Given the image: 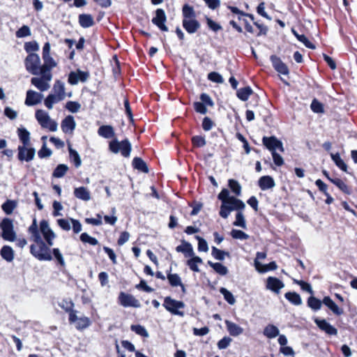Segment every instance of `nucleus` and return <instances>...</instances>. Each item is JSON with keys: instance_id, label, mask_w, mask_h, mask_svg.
Returning <instances> with one entry per match:
<instances>
[{"instance_id": "nucleus-1", "label": "nucleus", "mask_w": 357, "mask_h": 357, "mask_svg": "<svg viewBox=\"0 0 357 357\" xmlns=\"http://www.w3.org/2000/svg\"><path fill=\"white\" fill-rule=\"evenodd\" d=\"M42 76L33 77L31 84L38 89H48L52 78V70L57 66V63L50 56V44L47 42L43 47Z\"/></svg>"}, {"instance_id": "nucleus-2", "label": "nucleus", "mask_w": 357, "mask_h": 357, "mask_svg": "<svg viewBox=\"0 0 357 357\" xmlns=\"http://www.w3.org/2000/svg\"><path fill=\"white\" fill-rule=\"evenodd\" d=\"M218 199L221 201L219 215L224 219H227L231 212L243 211L245 208V203L234 196H230L229 191L227 188L221 190L218 195Z\"/></svg>"}, {"instance_id": "nucleus-3", "label": "nucleus", "mask_w": 357, "mask_h": 357, "mask_svg": "<svg viewBox=\"0 0 357 357\" xmlns=\"http://www.w3.org/2000/svg\"><path fill=\"white\" fill-rule=\"evenodd\" d=\"M33 241L36 244L31 245V253L39 260L51 261L52 256L50 252V246L48 244L46 245L41 237H38Z\"/></svg>"}, {"instance_id": "nucleus-4", "label": "nucleus", "mask_w": 357, "mask_h": 357, "mask_svg": "<svg viewBox=\"0 0 357 357\" xmlns=\"http://www.w3.org/2000/svg\"><path fill=\"white\" fill-rule=\"evenodd\" d=\"M109 150L115 154L121 153L124 158H128L132 151V145L128 139L119 142L117 139H114L109 143Z\"/></svg>"}, {"instance_id": "nucleus-5", "label": "nucleus", "mask_w": 357, "mask_h": 357, "mask_svg": "<svg viewBox=\"0 0 357 357\" xmlns=\"http://www.w3.org/2000/svg\"><path fill=\"white\" fill-rule=\"evenodd\" d=\"M26 70L34 75L42 76V65L38 54H29L24 60Z\"/></svg>"}, {"instance_id": "nucleus-6", "label": "nucleus", "mask_w": 357, "mask_h": 357, "mask_svg": "<svg viewBox=\"0 0 357 357\" xmlns=\"http://www.w3.org/2000/svg\"><path fill=\"white\" fill-rule=\"evenodd\" d=\"M163 307L173 315H177L179 317H184V312L180 310L184 309L185 307V303L181 301H177L173 299L170 296H167L164 298L162 304Z\"/></svg>"}, {"instance_id": "nucleus-7", "label": "nucleus", "mask_w": 357, "mask_h": 357, "mask_svg": "<svg viewBox=\"0 0 357 357\" xmlns=\"http://www.w3.org/2000/svg\"><path fill=\"white\" fill-rule=\"evenodd\" d=\"M0 228L2 230V238L8 241H14L16 239V233L14 231L13 221L10 218H3L0 223Z\"/></svg>"}, {"instance_id": "nucleus-8", "label": "nucleus", "mask_w": 357, "mask_h": 357, "mask_svg": "<svg viewBox=\"0 0 357 357\" xmlns=\"http://www.w3.org/2000/svg\"><path fill=\"white\" fill-rule=\"evenodd\" d=\"M91 54H92L93 61L91 66H92L93 73L94 75V80L98 84H100L104 79V69L102 66V62L100 59L99 56L97 54L96 52L93 50L91 51Z\"/></svg>"}, {"instance_id": "nucleus-9", "label": "nucleus", "mask_w": 357, "mask_h": 357, "mask_svg": "<svg viewBox=\"0 0 357 357\" xmlns=\"http://www.w3.org/2000/svg\"><path fill=\"white\" fill-rule=\"evenodd\" d=\"M36 118L43 128L54 132L57 130V123L52 120L47 112L39 109L36 112Z\"/></svg>"}, {"instance_id": "nucleus-10", "label": "nucleus", "mask_w": 357, "mask_h": 357, "mask_svg": "<svg viewBox=\"0 0 357 357\" xmlns=\"http://www.w3.org/2000/svg\"><path fill=\"white\" fill-rule=\"evenodd\" d=\"M119 303L124 307H132L139 308L141 307L139 301L135 298V296L130 294H126L123 291H121L118 297Z\"/></svg>"}, {"instance_id": "nucleus-11", "label": "nucleus", "mask_w": 357, "mask_h": 357, "mask_svg": "<svg viewBox=\"0 0 357 357\" xmlns=\"http://www.w3.org/2000/svg\"><path fill=\"white\" fill-rule=\"evenodd\" d=\"M262 143L271 153L277 150L281 152L284 151L282 142L275 136H264L262 138Z\"/></svg>"}, {"instance_id": "nucleus-12", "label": "nucleus", "mask_w": 357, "mask_h": 357, "mask_svg": "<svg viewBox=\"0 0 357 357\" xmlns=\"http://www.w3.org/2000/svg\"><path fill=\"white\" fill-rule=\"evenodd\" d=\"M155 13V15L151 20L152 23L160 31H168V27L165 25L167 17L165 10L162 8H158Z\"/></svg>"}, {"instance_id": "nucleus-13", "label": "nucleus", "mask_w": 357, "mask_h": 357, "mask_svg": "<svg viewBox=\"0 0 357 357\" xmlns=\"http://www.w3.org/2000/svg\"><path fill=\"white\" fill-rule=\"evenodd\" d=\"M17 151V158L20 161L30 162L36 155V149L29 146H19Z\"/></svg>"}, {"instance_id": "nucleus-14", "label": "nucleus", "mask_w": 357, "mask_h": 357, "mask_svg": "<svg viewBox=\"0 0 357 357\" xmlns=\"http://www.w3.org/2000/svg\"><path fill=\"white\" fill-rule=\"evenodd\" d=\"M40 231L49 246L53 245V241L56 237L54 232L49 226L47 220H43L40 223Z\"/></svg>"}, {"instance_id": "nucleus-15", "label": "nucleus", "mask_w": 357, "mask_h": 357, "mask_svg": "<svg viewBox=\"0 0 357 357\" xmlns=\"http://www.w3.org/2000/svg\"><path fill=\"white\" fill-rule=\"evenodd\" d=\"M314 321L319 328L324 331L329 335H336L337 334V330L331 324H330L326 319H321L319 318L314 319Z\"/></svg>"}, {"instance_id": "nucleus-16", "label": "nucleus", "mask_w": 357, "mask_h": 357, "mask_svg": "<svg viewBox=\"0 0 357 357\" xmlns=\"http://www.w3.org/2000/svg\"><path fill=\"white\" fill-rule=\"evenodd\" d=\"M270 60L273 68L278 73L284 75L289 74V69L287 66L281 60L280 57L276 55H271L270 56Z\"/></svg>"}, {"instance_id": "nucleus-17", "label": "nucleus", "mask_w": 357, "mask_h": 357, "mask_svg": "<svg viewBox=\"0 0 357 357\" xmlns=\"http://www.w3.org/2000/svg\"><path fill=\"white\" fill-rule=\"evenodd\" d=\"M284 287L283 282L277 278L270 276L266 280V289L277 294L280 292V289Z\"/></svg>"}, {"instance_id": "nucleus-18", "label": "nucleus", "mask_w": 357, "mask_h": 357, "mask_svg": "<svg viewBox=\"0 0 357 357\" xmlns=\"http://www.w3.org/2000/svg\"><path fill=\"white\" fill-rule=\"evenodd\" d=\"M182 26L189 34L196 33L201 26L199 22L196 19L183 20Z\"/></svg>"}, {"instance_id": "nucleus-19", "label": "nucleus", "mask_w": 357, "mask_h": 357, "mask_svg": "<svg viewBox=\"0 0 357 357\" xmlns=\"http://www.w3.org/2000/svg\"><path fill=\"white\" fill-rule=\"evenodd\" d=\"M88 75L86 73H84L80 70L71 72L68 75V81L72 84L75 85L79 82H84L87 79Z\"/></svg>"}, {"instance_id": "nucleus-20", "label": "nucleus", "mask_w": 357, "mask_h": 357, "mask_svg": "<svg viewBox=\"0 0 357 357\" xmlns=\"http://www.w3.org/2000/svg\"><path fill=\"white\" fill-rule=\"evenodd\" d=\"M176 251L183 253L185 257H192L195 256L191 243L185 240H181V244L176 248Z\"/></svg>"}, {"instance_id": "nucleus-21", "label": "nucleus", "mask_w": 357, "mask_h": 357, "mask_svg": "<svg viewBox=\"0 0 357 357\" xmlns=\"http://www.w3.org/2000/svg\"><path fill=\"white\" fill-rule=\"evenodd\" d=\"M42 99L43 95L40 93L35 91H27L25 104L29 106L34 105L40 102Z\"/></svg>"}, {"instance_id": "nucleus-22", "label": "nucleus", "mask_w": 357, "mask_h": 357, "mask_svg": "<svg viewBox=\"0 0 357 357\" xmlns=\"http://www.w3.org/2000/svg\"><path fill=\"white\" fill-rule=\"evenodd\" d=\"M323 304L328 307L333 313L337 316H340L344 313L343 309L339 307L330 296L324 297Z\"/></svg>"}, {"instance_id": "nucleus-23", "label": "nucleus", "mask_w": 357, "mask_h": 357, "mask_svg": "<svg viewBox=\"0 0 357 357\" xmlns=\"http://www.w3.org/2000/svg\"><path fill=\"white\" fill-rule=\"evenodd\" d=\"M258 185L261 190H267L273 188L275 183L271 176H263L258 181Z\"/></svg>"}, {"instance_id": "nucleus-24", "label": "nucleus", "mask_w": 357, "mask_h": 357, "mask_svg": "<svg viewBox=\"0 0 357 357\" xmlns=\"http://www.w3.org/2000/svg\"><path fill=\"white\" fill-rule=\"evenodd\" d=\"M225 324L227 326V329L231 336H238L243 333V328H241L240 326L237 325L236 324L230 321L229 320L225 321Z\"/></svg>"}, {"instance_id": "nucleus-25", "label": "nucleus", "mask_w": 357, "mask_h": 357, "mask_svg": "<svg viewBox=\"0 0 357 357\" xmlns=\"http://www.w3.org/2000/svg\"><path fill=\"white\" fill-rule=\"evenodd\" d=\"M98 133L100 136L105 139H110L115 136L113 127L109 125L101 126L98 128Z\"/></svg>"}, {"instance_id": "nucleus-26", "label": "nucleus", "mask_w": 357, "mask_h": 357, "mask_svg": "<svg viewBox=\"0 0 357 357\" xmlns=\"http://www.w3.org/2000/svg\"><path fill=\"white\" fill-rule=\"evenodd\" d=\"M61 128L66 133L73 132L75 128L74 118L72 116H68L66 117L61 123Z\"/></svg>"}, {"instance_id": "nucleus-27", "label": "nucleus", "mask_w": 357, "mask_h": 357, "mask_svg": "<svg viewBox=\"0 0 357 357\" xmlns=\"http://www.w3.org/2000/svg\"><path fill=\"white\" fill-rule=\"evenodd\" d=\"M263 333L266 337L273 339L279 335L280 331L277 326L270 324L264 328Z\"/></svg>"}, {"instance_id": "nucleus-28", "label": "nucleus", "mask_w": 357, "mask_h": 357, "mask_svg": "<svg viewBox=\"0 0 357 357\" xmlns=\"http://www.w3.org/2000/svg\"><path fill=\"white\" fill-rule=\"evenodd\" d=\"M284 298L294 305H301L302 299L301 296L295 291H288L285 293Z\"/></svg>"}, {"instance_id": "nucleus-29", "label": "nucleus", "mask_w": 357, "mask_h": 357, "mask_svg": "<svg viewBox=\"0 0 357 357\" xmlns=\"http://www.w3.org/2000/svg\"><path fill=\"white\" fill-rule=\"evenodd\" d=\"M134 169H137L143 173L149 172V167L146 163L139 157H135L132 160V162Z\"/></svg>"}, {"instance_id": "nucleus-30", "label": "nucleus", "mask_w": 357, "mask_h": 357, "mask_svg": "<svg viewBox=\"0 0 357 357\" xmlns=\"http://www.w3.org/2000/svg\"><path fill=\"white\" fill-rule=\"evenodd\" d=\"M331 182L335 185L344 194H351V188L347 185L342 179L339 178H334L333 179H331Z\"/></svg>"}, {"instance_id": "nucleus-31", "label": "nucleus", "mask_w": 357, "mask_h": 357, "mask_svg": "<svg viewBox=\"0 0 357 357\" xmlns=\"http://www.w3.org/2000/svg\"><path fill=\"white\" fill-rule=\"evenodd\" d=\"M17 134L20 140L22 143V146L30 145V132L24 128H20L17 129Z\"/></svg>"}, {"instance_id": "nucleus-32", "label": "nucleus", "mask_w": 357, "mask_h": 357, "mask_svg": "<svg viewBox=\"0 0 357 357\" xmlns=\"http://www.w3.org/2000/svg\"><path fill=\"white\" fill-rule=\"evenodd\" d=\"M202 263L203 260L201 257L198 256H194L187 261L186 264L191 271L198 273L199 272L198 264H201Z\"/></svg>"}, {"instance_id": "nucleus-33", "label": "nucleus", "mask_w": 357, "mask_h": 357, "mask_svg": "<svg viewBox=\"0 0 357 357\" xmlns=\"http://www.w3.org/2000/svg\"><path fill=\"white\" fill-rule=\"evenodd\" d=\"M17 201L7 199L6 202L2 204L1 208L6 214L10 215L13 213V211L17 208Z\"/></svg>"}, {"instance_id": "nucleus-34", "label": "nucleus", "mask_w": 357, "mask_h": 357, "mask_svg": "<svg viewBox=\"0 0 357 357\" xmlns=\"http://www.w3.org/2000/svg\"><path fill=\"white\" fill-rule=\"evenodd\" d=\"M183 20H189L196 18V13L192 6L185 4L182 8Z\"/></svg>"}, {"instance_id": "nucleus-35", "label": "nucleus", "mask_w": 357, "mask_h": 357, "mask_svg": "<svg viewBox=\"0 0 357 357\" xmlns=\"http://www.w3.org/2000/svg\"><path fill=\"white\" fill-rule=\"evenodd\" d=\"M62 99L63 95L50 94L45 100V105L49 109H51L54 104L59 102Z\"/></svg>"}, {"instance_id": "nucleus-36", "label": "nucleus", "mask_w": 357, "mask_h": 357, "mask_svg": "<svg viewBox=\"0 0 357 357\" xmlns=\"http://www.w3.org/2000/svg\"><path fill=\"white\" fill-rule=\"evenodd\" d=\"M322 303L323 301H321L313 296H310L307 301V306L313 311L319 310L321 308Z\"/></svg>"}, {"instance_id": "nucleus-37", "label": "nucleus", "mask_w": 357, "mask_h": 357, "mask_svg": "<svg viewBox=\"0 0 357 357\" xmlns=\"http://www.w3.org/2000/svg\"><path fill=\"white\" fill-rule=\"evenodd\" d=\"M207 264L220 275H226L228 273V268L221 263H213L211 261H208Z\"/></svg>"}, {"instance_id": "nucleus-38", "label": "nucleus", "mask_w": 357, "mask_h": 357, "mask_svg": "<svg viewBox=\"0 0 357 357\" xmlns=\"http://www.w3.org/2000/svg\"><path fill=\"white\" fill-rule=\"evenodd\" d=\"M331 157L335 165L344 172H347V165L338 153H331Z\"/></svg>"}, {"instance_id": "nucleus-39", "label": "nucleus", "mask_w": 357, "mask_h": 357, "mask_svg": "<svg viewBox=\"0 0 357 357\" xmlns=\"http://www.w3.org/2000/svg\"><path fill=\"white\" fill-rule=\"evenodd\" d=\"M211 255L214 257V259L217 260L223 261L225 257H229L230 254L229 252L220 250L216 247L213 246L211 250Z\"/></svg>"}, {"instance_id": "nucleus-40", "label": "nucleus", "mask_w": 357, "mask_h": 357, "mask_svg": "<svg viewBox=\"0 0 357 357\" xmlns=\"http://www.w3.org/2000/svg\"><path fill=\"white\" fill-rule=\"evenodd\" d=\"M1 257L8 262H10L14 259V253L11 247L8 245H4L1 250Z\"/></svg>"}, {"instance_id": "nucleus-41", "label": "nucleus", "mask_w": 357, "mask_h": 357, "mask_svg": "<svg viewBox=\"0 0 357 357\" xmlns=\"http://www.w3.org/2000/svg\"><path fill=\"white\" fill-rule=\"evenodd\" d=\"M75 196L80 199L87 201L89 199V192L84 187L77 188L74 190Z\"/></svg>"}, {"instance_id": "nucleus-42", "label": "nucleus", "mask_w": 357, "mask_h": 357, "mask_svg": "<svg viewBox=\"0 0 357 357\" xmlns=\"http://www.w3.org/2000/svg\"><path fill=\"white\" fill-rule=\"evenodd\" d=\"M228 186L231 189V192L236 196H240L241 195V185L236 180L232 178L229 179Z\"/></svg>"}, {"instance_id": "nucleus-43", "label": "nucleus", "mask_w": 357, "mask_h": 357, "mask_svg": "<svg viewBox=\"0 0 357 357\" xmlns=\"http://www.w3.org/2000/svg\"><path fill=\"white\" fill-rule=\"evenodd\" d=\"M220 294L223 296L224 299L229 304L234 305L236 303V299L231 291L225 287L220 289Z\"/></svg>"}, {"instance_id": "nucleus-44", "label": "nucleus", "mask_w": 357, "mask_h": 357, "mask_svg": "<svg viewBox=\"0 0 357 357\" xmlns=\"http://www.w3.org/2000/svg\"><path fill=\"white\" fill-rule=\"evenodd\" d=\"M68 170V167L66 165H59L54 170L52 176L55 178H61L66 174Z\"/></svg>"}, {"instance_id": "nucleus-45", "label": "nucleus", "mask_w": 357, "mask_h": 357, "mask_svg": "<svg viewBox=\"0 0 357 357\" xmlns=\"http://www.w3.org/2000/svg\"><path fill=\"white\" fill-rule=\"evenodd\" d=\"M234 225L240 227L243 229L246 228V222L243 213V211H238L236 214V220L234 222Z\"/></svg>"}, {"instance_id": "nucleus-46", "label": "nucleus", "mask_w": 357, "mask_h": 357, "mask_svg": "<svg viewBox=\"0 0 357 357\" xmlns=\"http://www.w3.org/2000/svg\"><path fill=\"white\" fill-rule=\"evenodd\" d=\"M130 329L132 331L135 332L136 334L142 337H148L149 335L145 327L142 325H132L130 326Z\"/></svg>"}, {"instance_id": "nucleus-47", "label": "nucleus", "mask_w": 357, "mask_h": 357, "mask_svg": "<svg viewBox=\"0 0 357 357\" xmlns=\"http://www.w3.org/2000/svg\"><path fill=\"white\" fill-rule=\"evenodd\" d=\"M29 232L31 234V239L36 240L38 237H41L38 230L36 219H33L31 225L29 228Z\"/></svg>"}, {"instance_id": "nucleus-48", "label": "nucleus", "mask_w": 357, "mask_h": 357, "mask_svg": "<svg viewBox=\"0 0 357 357\" xmlns=\"http://www.w3.org/2000/svg\"><path fill=\"white\" fill-rule=\"evenodd\" d=\"M310 108L313 112L317 114L324 112L323 104L318 101L316 98L313 99V100L312 101Z\"/></svg>"}, {"instance_id": "nucleus-49", "label": "nucleus", "mask_w": 357, "mask_h": 357, "mask_svg": "<svg viewBox=\"0 0 357 357\" xmlns=\"http://www.w3.org/2000/svg\"><path fill=\"white\" fill-rule=\"evenodd\" d=\"M167 278L172 287H178V285H181V280L178 274L169 273L167 275Z\"/></svg>"}, {"instance_id": "nucleus-50", "label": "nucleus", "mask_w": 357, "mask_h": 357, "mask_svg": "<svg viewBox=\"0 0 357 357\" xmlns=\"http://www.w3.org/2000/svg\"><path fill=\"white\" fill-rule=\"evenodd\" d=\"M231 236L234 239L247 240L249 238V235L244 231L238 229H233L231 231Z\"/></svg>"}, {"instance_id": "nucleus-51", "label": "nucleus", "mask_w": 357, "mask_h": 357, "mask_svg": "<svg viewBox=\"0 0 357 357\" xmlns=\"http://www.w3.org/2000/svg\"><path fill=\"white\" fill-rule=\"evenodd\" d=\"M31 29L26 25H23L15 33V36L18 38H24L31 36Z\"/></svg>"}, {"instance_id": "nucleus-52", "label": "nucleus", "mask_w": 357, "mask_h": 357, "mask_svg": "<svg viewBox=\"0 0 357 357\" xmlns=\"http://www.w3.org/2000/svg\"><path fill=\"white\" fill-rule=\"evenodd\" d=\"M294 282L298 284L303 291L308 292L311 295L314 294V291L312 290V288L310 284H309L303 280H294Z\"/></svg>"}, {"instance_id": "nucleus-53", "label": "nucleus", "mask_w": 357, "mask_h": 357, "mask_svg": "<svg viewBox=\"0 0 357 357\" xmlns=\"http://www.w3.org/2000/svg\"><path fill=\"white\" fill-rule=\"evenodd\" d=\"M206 24H207V26H208V29L212 30L213 31H214L215 33L219 31L220 30H221L222 29L220 24L215 22V21H213L210 17H206Z\"/></svg>"}, {"instance_id": "nucleus-54", "label": "nucleus", "mask_w": 357, "mask_h": 357, "mask_svg": "<svg viewBox=\"0 0 357 357\" xmlns=\"http://www.w3.org/2000/svg\"><path fill=\"white\" fill-rule=\"evenodd\" d=\"M112 59L114 62V66L112 67V73L114 77L117 79L121 75L120 62L116 55H114Z\"/></svg>"}, {"instance_id": "nucleus-55", "label": "nucleus", "mask_w": 357, "mask_h": 357, "mask_svg": "<svg viewBox=\"0 0 357 357\" xmlns=\"http://www.w3.org/2000/svg\"><path fill=\"white\" fill-rule=\"evenodd\" d=\"M192 143L194 146L203 147L206 145V142L204 137L200 135H195L192 137Z\"/></svg>"}, {"instance_id": "nucleus-56", "label": "nucleus", "mask_w": 357, "mask_h": 357, "mask_svg": "<svg viewBox=\"0 0 357 357\" xmlns=\"http://www.w3.org/2000/svg\"><path fill=\"white\" fill-rule=\"evenodd\" d=\"M38 49L39 46L36 41H30L24 44V50L27 53H33L38 50Z\"/></svg>"}, {"instance_id": "nucleus-57", "label": "nucleus", "mask_w": 357, "mask_h": 357, "mask_svg": "<svg viewBox=\"0 0 357 357\" xmlns=\"http://www.w3.org/2000/svg\"><path fill=\"white\" fill-rule=\"evenodd\" d=\"M297 40L309 49L314 50L316 48V46L312 43H311L303 34H300L298 36H297Z\"/></svg>"}, {"instance_id": "nucleus-58", "label": "nucleus", "mask_w": 357, "mask_h": 357, "mask_svg": "<svg viewBox=\"0 0 357 357\" xmlns=\"http://www.w3.org/2000/svg\"><path fill=\"white\" fill-rule=\"evenodd\" d=\"M236 137L243 143L245 153L249 154L251 149L246 138L240 132L236 133Z\"/></svg>"}, {"instance_id": "nucleus-59", "label": "nucleus", "mask_w": 357, "mask_h": 357, "mask_svg": "<svg viewBox=\"0 0 357 357\" xmlns=\"http://www.w3.org/2000/svg\"><path fill=\"white\" fill-rule=\"evenodd\" d=\"M208 79L215 83H222L223 78L222 75L217 72H211L208 74Z\"/></svg>"}, {"instance_id": "nucleus-60", "label": "nucleus", "mask_w": 357, "mask_h": 357, "mask_svg": "<svg viewBox=\"0 0 357 357\" xmlns=\"http://www.w3.org/2000/svg\"><path fill=\"white\" fill-rule=\"evenodd\" d=\"M253 24L259 30V31L256 34L257 36H266L267 34V32L268 31L267 26L264 25L262 23H259L258 21H255Z\"/></svg>"}, {"instance_id": "nucleus-61", "label": "nucleus", "mask_w": 357, "mask_h": 357, "mask_svg": "<svg viewBox=\"0 0 357 357\" xmlns=\"http://www.w3.org/2000/svg\"><path fill=\"white\" fill-rule=\"evenodd\" d=\"M195 238L198 241V250L199 252H207L208 247L206 240L199 236H196Z\"/></svg>"}, {"instance_id": "nucleus-62", "label": "nucleus", "mask_w": 357, "mask_h": 357, "mask_svg": "<svg viewBox=\"0 0 357 357\" xmlns=\"http://www.w3.org/2000/svg\"><path fill=\"white\" fill-rule=\"evenodd\" d=\"M215 126L213 121L208 116L203 119L202 121V128L205 131H209Z\"/></svg>"}, {"instance_id": "nucleus-63", "label": "nucleus", "mask_w": 357, "mask_h": 357, "mask_svg": "<svg viewBox=\"0 0 357 357\" xmlns=\"http://www.w3.org/2000/svg\"><path fill=\"white\" fill-rule=\"evenodd\" d=\"M189 206L192 208V210L190 212V215H196L201 211L203 204L195 201L192 203L189 204Z\"/></svg>"}, {"instance_id": "nucleus-64", "label": "nucleus", "mask_w": 357, "mask_h": 357, "mask_svg": "<svg viewBox=\"0 0 357 357\" xmlns=\"http://www.w3.org/2000/svg\"><path fill=\"white\" fill-rule=\"evenodd\" d=\"M232 341L231 338L229 337H224L218 342V347L219 349H225L227 348Z\"/></svg>"}]
</instances>
